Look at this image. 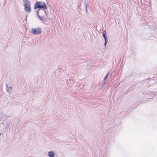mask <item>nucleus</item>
I'll use <instances>...</instances> for the list:
<instances>
[{"label":"nucleus","mask_w":157,"mask_h":157,"mask_svg":"<svg viewBox=\"0 0 157 157\" xmlns=\"http://www.w3.org/2000/svg\"><path fill=\"white\" fill-rule=\"evenodd\" d=\"M109 72H108L107 74L106 75H105V77H104V80H106V79H107V78H108V75H109Z\"/></svg>","instance_id":"obj_8"},{"label":"nucleus","mask_w":157,"mask_h":157,"mask_svg":"<svg viewBox=\"0 0 157 157\" xmlns=\"http://www.w3.org/2000/svg\"><path fill=\"white\" fill-rule=\"evenodd\" d=\"M24 2L25 3L24 6L25 7V6H29L30 5V2L28 0H24Z\"/></svg>","instance_id":"obj_6"},{"label":"nucleus","mask_w":157,"mask_h":157,"mask_svg":"<svg viewBox=\"0 0 157 157\" xmlns=\"http://www.w3.org/2000/svg\"><path fill=\"white\" fill-rule=\"evenodd\" d=\"M32 31L33 34L37 35L41 33V30L40 27L37 29L33 28L32 29Z\"/></svg>","instance_id":"obj_3"},{"label":"nucleus","mask_w":157,"mask_h":157,"mask_svg":"<svg viewBox=\"0 0 157 157\" xmlns=\"http://www.w3.org/2000/svg\"><path fill=\"white\" fill-rule=\"evenodd\" d=\"M25 11L28 13H30L31 11V8L30 6H25Z\"/></svg>","instance_id":"obj_4"},{"label":"nucleus","mask_w":157,"mask_h":157,"mask_svg":"<svg viewBox=\"0 0 157 157\" xmlns=\"http://www.w3.org/2000/svg\"><path fill=\"white\" fill-rule=\"evenodd\" d=\"M1 133H0V136L1 135Z\"/></svg>","instance_id":"obj_14"},{"label":"nucleus","mask_w":157,"mask_h":157,"mask_svg":"<svg viewBox=\"0 0 157 157\" xmlns=\"http://www.w3.org/2000/svg\"><path fill=\"white\" fill-rule=\"evenodd\" d=\"M85 7H86V12H87V6H86Z\"/></svg>","instance_id":"obj_12"},{"label":"nucleus","mask_w":157,"mask_h":157,"mask_svg":"<svg viewBox=\"0 0 157 157\" xmlns=\"http://www.w3.org/2000/svg\"><path fill=\"white\" fill-rule=\"evenodd\" d=\"M55 153L54 151H51L48 153V155L49 157H55Z\"/></svg>","instance_id":"obj_7"},{"label":"nucleus","mask_w":157,"mask_h":157,"mask_svg":"<svg viewBox=\"0 0 157 157\" xmlns=\"http://www.w3.org/2000/svg\"><path fill=\"white\" fill-rule=\"evenodd\" d=\"M40 11V12L42 13H44L45 14H46V11L44 10H39L37 11V15L38 17L39 18L40 20L43 22H46L47 21V18L44 17L43 16H40L39 14V11Z\"/></svg>","instance_id":"obj_2"},{"label":"nucleus","mask_w":157,"mask_h":157,"mask_svg":"<svg viewBox=\"0 0 157 157\" xmlns=\"http://www.w3.org/2000/svg\"><path fill=\"white\" fill-rule=\"evenodd\" d=\"M108 41H105V43H104V45L105 46H106V44L107 43Z\"/></svg>","instance_id":"obj_11"},{"label":"nucleus","mask_w":157,"mask_h":157,"mask_svg":"<svg viewBox=\"0 0 157 157\" xmlns=\"http://www.w3.org/2000/svg\"><path fill=\"white\" fill-rule=\"evenodd\" d=\"M104 38V39H105V41H108V39H107V36H103Z\"/></svg>","instance_id":"obj_9"},{"label":"nucleus","mask_w":157,"mask_h":157,"mask_svg":"<svg viewBox=\"0 0 157 157\" xmlns=\"http://www.w3.org/2000/svg\"><path fill=\"white\" fill-rule=\"evenodd\" d=\"M106 32L105 30L103 32V33H102V35H103V36H106Z\"/></svg>","instance_id":"obj_10"},{"label":"nucleus","mask_w":157,"mask_h":157,"mask_svg":"<svg viewBox=\"0 0 157 157\" xmlns=\"http://www.w3.org/2000/svg\"><path fill=\"white\" fill-rule=\"evenodd\" d=\"M34 8L35 9L37 8H42L44 9H47L46 5L45 3L43 2H38L36 3L34 6Z\"/></svg>","instance_id":"obj_1"},{"label":"nucleus","mask_w":157,"mask_h":157,"mask_svg":"<svg viewBox=\"0 0 157 157\" xmlns=\"http://www.w3.org/2000/svg\"><path fill=\"white\" fill-rule=\"evenodd\" d=\"M6 87L7 92L9 93H10L12 92V87L11 86H9L7 84H6Z\"/></svg>","instance_id":"obj_5"},{"label":"nucleus","mask_w":157,"mask_h":157,"mask_svg":"<svg viewBox=\"0 0 157 157\" xmlns=\"http://www.w3.org/2000/svg\"><path fill=\"white\" fill-rule=\"evenodd\" d=\"M10 97L11 98H13V96H10Z\"/></svg>","instance_id":"obj_13"}]
</instances>
